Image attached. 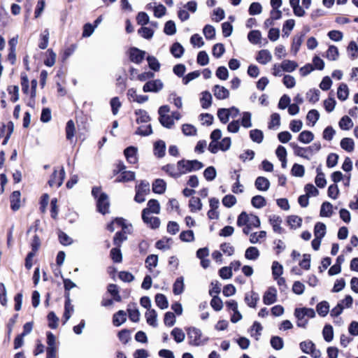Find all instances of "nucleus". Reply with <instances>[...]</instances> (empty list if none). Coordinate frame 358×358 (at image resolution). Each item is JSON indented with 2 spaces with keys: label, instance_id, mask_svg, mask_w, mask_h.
Instances as JSON below:
<instances>
[{
  "label": "nucleus",
  "instance_id": "774afa93",
  "mask_svg": "<svg viewBox=\"0 0 358 358\" xmlns=\"http://www.w3.org/2000/svg\"><path fill=\"white\" fill-rule=\"evenodd\" d=\"M348 52L352 59L358 57V45L355 41L350 42L348 46Z\"/></svg>",
  "mask_w": 358,
  "mask_h": 358
},
{
  "label": "nucleus",
  "instance_id": "a211bd4d",
  "mask_svg": "<svg viewBox=\"0 0 358 358\" xmlns=\"http://www.w3.org/2000/svg\"><path fill=\"white\" fill-rule=\"evenodd\" d=\"M272 59V55L268 50H262L259 51L256 60L261 64L265 65Z\"/></svg>",
  "mask_w": 358,
  "mask_h": 358
},
{
  "label": "nucleus",
  "instance_id": "0e129e2a",
  "mask_svg": "<svg viewBox=\"0 0 358 358\" xmlns=\"http://www.w3.org/2000/svg\"><path fill=\"white\" fill-rule=\"evenodd\" d=\"M222 202L225 207L231 208L236 203L237 200L234 195L227 194L223 197Z\"/></svg>",
  "mask_w": 358,
  "mask_h": 358
},
{
  "label": "nucleus",
  "instance_id": "4c0bfd02",
  "mask_svg": "<svg viewBox=\"0 0 358 358\" xmlns=\"http://www.w3.org/2000/svg\"><path fill=\"white\" fill-rule=\"evenodd\" d=\"M326 234V225L322 222H317L315 225L314 235L315 237L322 238Z\"/></svg>",
  "mask_w": 358,
  "mask_h": 358
},
{
  "label": "nucleus",
  "instance_id": "7ed1b4c3",
  "mask_svg": "<svg viewBox=\"0 0 358 358\" xmlns=\"http://www.w3.org/2000/svg\"><path fill=\"white\" fill-rule=\"evenodd\" d=\"M188 343L190 345L201 346L204 345L209 340L206 336H204L199 329L194 327H189L186 329Z\"/></svg>",
  "mask_w": 358,
  "mask_h": 358
},
{
  "label": "nucleus",
  "instance_id": "393cba45",
  "mask_svg": "<svg viewBox=\"0 0 358 358\" xmlns=\"http://www.w3.org/2000/svg\"><path fill=\"white\" fill-rule=\"evenodd\" d=\"M260 255L259 250L256 247L250 246L245 252V257L248 260L255 261Z\"/></svg>",
  "mask_w": 358,
  "mask_h": 358
},
{
  "label": "nucleus",
  "instance_id": "cd10ccee",
  "mask_svg": "<svg viewBox=\"0 0 358 358\" xmlns=\"http://www.w3.org/2000/svg\"><path fill=\"white\" fill-rule=\"evenodd\" d=\"M135 115L136 116V121L138 124L147 123L150 120L148 113L144 110H136L135 111Z\"/></svg>",
  "mask_w": 358,
  "mask_h": 358
},
{
  "label": "nucleus",
  "instance_id": "de8ad7c7",
  "mask_svg": "<svg viewBox=\"0 0 358 358\" xmlns=\"http://www.w3.org/2000/svg\"><path fill=\"white\" fill-rule=\"evenodd\" d=\"M250 242L252 244L257 243L262 239H264L266 236L265 231H260L259 232L250 233Z\"/></svg>",
  "mask_w": 358,
  "mask_h": 358
},
{
  "label": "nucleus",
  "instance_id": "e433bc0d",
  "mask_svg": "<svg viewBox=\"0 0 358 358\" xmlns=\"http://www.w3.org/2000/svg\"><path fill=\"white\" fill-rule=\"evenodd\" d=\"M341 147L347 152H352L355 148L353 139L350 138H343L341 141Z\"/></svg>",
  "mask_w": 358,
  "mask_h": 358
},
{
  "label": "nucleus",
  "instance_id": "9b49d317",
  "mask_svg": "<svg viewBox=\"0 0 358 358\" xmlns=\"http://www.w3.org/2000/svg\"><path fill=\"white\" fill-rule=\"evenodd\" d=\"M277 301V289L274 287H269L264 292L263 302L265 305H271Z\"/></svg>",
  "mask_w": 358,
  "mask_h": 358
},
{
  "label": "nucleus",
  "instance_id": "5fc2aeb1",
  "mask_svg": "<svg viewBox=\"0 0 358 358\" xmlns=\"http://www.w3.org/2000/svg\"><path fill=\"white\" fill-rule=\"evenodd\" d=\"M157 263L158 256L156 255H150L145 259L146 267L150 271H152L153 268H155L157 266Z\"/></svg>",
  "mask_w": 358,
  "mask_h": 358
},
{
  "label": "nucleus",
  "instance_id": "49530a36",
  "mask_svg": "<svg viewBox=\"0 0 358 358\" xmlns=\"http://www.w3.org/2000/svg\"><path fill=\"white\" fill-rule=\"evenodd\" d=\"M281 64L282 70L285 72H292L298 66V64L296 62L289 59H285L282 61Z\"/></svg>",
  "mask_w": 358,
  "mask_h": 358
},
{
  "label": "nucleus",
  "instance_id": "39448f33",
  "mask_svg": "<svg viewBox=\"0 0 358 358\" xmlns=\"http://www.w3.org/2000/svg\"><path fill=\"white\" fill-rule=\"evenodd\" d=\"M299 347L303 353L309 354L313 358H320L321 356L320 350L317 349L315 343L310 340L301 342Z\"/></svg>",
  "mask_w": 358,
  "mask_h": 358
},
{
  "label": "nucleus",
  "instance_id": "72a5a7b5",
  "mask_svg": "<svg viewBox=\"0 0 358 358\" xmlns=\"http://www.w3.org/2000/svg\"><path fill=\"white\" fill-rule=\"evenodd\" d=\"M349 95L348 87L346 84L341 83L337 91V96L341 101H345L348 99Z\"/></svg>",
  "mask_w": 358,
  "mask_h": 358
},
{
  "label": "nucleus",
  "instance_id": "6e6552de",
  "mask_svg": "<svg viewBox=\"0 0 358 358\" xmlns=\"http://www.w3.org/2000/svg\"><path fill=\"white\" fill-rule=\"evenodd\" d=\"M164 87L163 83L159 79L148 81L143 87L144 92H159Z\"/></svg>",
  "mask_w": 358,
  "mask_h": 358
},
{
  "label": "nucleus",
  "instance_id": "e2e57ef3",
  "mask_svg": "<svg viewBox=\"0 0 358 358\" xmlns=\"http://www.w3.org/2000/svg\"><path fill=\"white\" fill-rule=\"evenodd\" d=\"M182 131L184 135L193 136L196 134V129L194 126L190 124H184L182 126Z\"/></svg>",
  "mask_w": 358,
  "mask_h": 358
},
{
  "label": "nucleus",
  "instance_id": "052dcab7",
  "mask_svg": "<svg viewBox=\"0 0 358 358\" xmlns=\"http://www.w3.org/2000/svg\"><path fill=\"white\" fill-rule=\"evenodd\" d=\"M49 42V31L48 29H45L43 33L41 34L40 43L38 44V47L44 50L48 45Z\"/></svg>",
  "mask_w": 358,
  "mask_h": 358
},
{
  "label": "nucleus",
  "instance_id": "864d4df0",
  "mask_svg": "<svg viewBox=\"0 0 358 358\" xmlns=\"http://www.w3.org/2000/svg\"><path fill=\"white\" fill-rule=\"evenodd\" d=\"M159 121L162 124V125L166 128L171 129L174 125V122L173 121V117L169 115H161L159 117Z\"/></svg>",
  "mask_w": 358,
  "mask_h": 358
},
{
  "label": "nucleus",
  "instance_id": "bb28decb",
  "mask_svg": "<svg viewBox=\"0 0 358 358\" xmlns=\"http://www.w3.org/2000/svg\"><path fill=\"white\" fill-rule=\"evenodd\" d=\"M201 105L203 108H208L212 104V95L208 91H204L201 93V97L200 99Z\"/></svg>",
  "mask_w": 358,
  "mask_h": 358
},
{
  "label": "nucleus",
  "instance_id": "412c9836",
  "mask_svg": "<svg viewBox=\"0 0 358 358\" xmlns=\"http://www.w3.org/2000/svg\"><path fill=\"white\" fill-rule=\"evenodd\" d=\"M289 145L292 148L295 155L303 157L304 159H310V155L308 154L307 147L306 148L300 147L295 143H291Z\"/></svg>",
  "mask_w": 358,
  "mask_h": 358
},
{
  "label": "nucleus",
  "instance_id": "4468645a",
  "mask_svg": "<svg viewBox=\"0 0 358 358\" xmlns=\"http://www.w3.org/2000/svg\"><path fill=\"white\" fill-rule=\"evenodd\" d=\"M268 220L269 223L273 227V230L274 231V232L278 233L279 234L283 233L284 230L281 227L282 220L280 216L276 215H271L269 216Z\"/></svg>",
  "mask_w": 358,
  "mask_h": 358
},
{
  "label": "nucleus",
  "instance_id": "603ef678",
  "mask_svg": "<svg viewBox=\"0 0 358 358\" xmlns=\"http://www.w3.org/2000/svg\"><path fill=\"white\" fill-rule=\"evenodd\" d=\"M217 117L222 123L226 124L229 122L230 115L227 108H219L217 110Z\"/></svg>",
  "mask_w": 358,
  "mask_h": 358
},
{
  "label": "nucleus",
  "instance_id": "f3484780",
  "mask_svg": "<svg viewBox=\"0 0 358 358\" xmlns=\"http://www.w3.org/2000/svg\"><path fill=\"white\" fill-rule=\"evenodd\" d=\"M244 300L249 307L256 308L257 303L259 300V296L257 292L251 291L245 294Z\"/></svg>",
  "mask_w": 358,
  "mask_h": 358
},
{
  "label": "nucleus",
  "instance_id": "4d7b16f0",
  "mask_svg": "<svg viewBox=\"0 0 358 358\" xmlns=\"http://www.w3.org/2000/svg\"><path fill=\"white\" fill-rule=\"evenodd\" d=\"M262 34L258 30H253L249 32L248 38L253 44H258L261 41Z\"/></svg>",
  "mask_w": 358,
  "mask_h": 358
},
{
  "label": "nucleus",
  "instance_id": "aec40b11",
  "mask_svg": "<svg viewBox=\"0 0 358 358\" xmlns=\"http://www.w3.org/2000/svg\"><path fill=\"white\" fill-rule=\"evenodd\" d=\"M304 36L305 34H301L300 35H296L293 37L291 45V52H292L294 55H296L299 52L303 43Z\"/></svg>",
  "mask_w": 358,
  "mask_h": 358
},
{
  "label": "nucleus",
  "instance_id": "20e7f679",
  "mask_svg": "<svg viewBox=\"0 0 358 358\" xmlns=\"http://www.w3.org/2000/svg\"><path fill=\"white\" fill-rule=\"evenodd\" d=\"M177 166L178 170L181 171V175L189 172L196 171L201 169L203 164L198 160H185L182 159L178 162Z\"/></svg>",
  "mask_w": 358,
  "mask_h": 358
},
{
  "label": "nucleus",
  "instance_id": "2eb2a0df",
  "mask_svg": "<svg viewBox=\"0 0 358 358\" xmlns=\"http://www.w3.org/2000/svg\"><path fill=\"white\" fill-rule=\"evenodd\" d=\"M74 308L71 304V299L69 297V293L66 294V300L64 304V313L63 315L64 321L63 324H65L67 321L71 318L72 313H73Z\"/></svg>",
  "mask_w": 358,
  "mask_h": 358
},
{
  "label": "nucleus",
  "instance_id": "79ce46f5",
  "mask_svg": "<svg viewBox=\"0 0 358 358\" xmlns=\"http://www.w3.org/2000/svg\"><path fill=\"white\" fill-rule=\"evenodd\" d=\"M250 138L252 141L257 143H261L264 139V134L259 129H252L250 131Z\"/></svg>",
  "mask_w": 358,
  "mask_h": 358
},
{
  "label": "nucleus",
  "instance_id": "2f4dec72",
  "mask_svg": "<svg viewBox=\"0 0 358 358\" xmlns=\"http://www.w3.org/2000/svg\"><path fill=\"white\" fill-rule=\"evenodd\" d=\"M314 139V134L310 131H303L298 136V140L305 144H308Z\"/></svg>",
  "mask_w": 358,
  "mask_h": 358
},
{
  "label": "nucleus",
  "instance_id": "6e6d98bb",
  "mask_svg": "<svg viewBox=\"0 0 358 358\" xmlns=\"http://www.w3.org/2000/svg\"><path fill=\"white\" fill-rule=\"evenodd\" d=\"M320 92L317 89L310 90L306 93V98L312 103H315L319 101Z\"/></svg>",
  "mask_w": 358,
  "mask_h": 358
},
{
  "label": "nucleus",
  "instance_id": "f8f14e48",
  "mask_svg": "<svg viewBox=\"0 0 358 358\" xmlns=\"http://www.w3.org/2000/svg\"><path fill=\"white\" fill-rule=\"evenodd\" d=\"M142 219L152 229H157L160 225V220L157 217L151 216L148 214L147 210L142 211Z\"/></svg>",
  "mask_w": 358,
  "mask_h": 358
},
{
  "label": "nucleus",
  "instance_id": "c756f323",
  "mask_svg": "<svg viewBox=\"0 0 358 358\" xmlns=\"http://www.w3.org/2000/svg\"><path fill=\"white\" fill-rule=\"evenodd\" d=\"M166 145L163 141H158L154 145L155 155L158 157H162L165 155Z\"/></svg>",
  "mask_w": 358,
  "mask_h": 358
},
{
  "label": "nucleus",
  "instance_id": "37998d69",
  "mask_svg": "<svg viewBox=\"0 0 358 358\" xmlns=\"http://www.w3.org/2000/svg\"><path fill=\"white\" fill-rule=\"evenodd\" d=\"M338 125L343 130H349L353 127V122L350 117L345 115L340 120Z\"/></svg>",
  "mask_w": 358,
  "mask_h": 358
},
{
  "label": "nucleus",
  "instance_id": "8fccbe9b",
  "mask_svg": "<svg viewBox=\"0 0 358 358\" xmlns=\"http://www.w3.org/2000/svg\"><path fill=\"white\" fill-rule=\"evenodd\" d=\"M47 57L44 60L45 66L51 67L55 64L57 55L52 49H48L46 52Z\"/></svg>",
  "mask_w": 358,
  "mask_h": 358
},
{
  "label": "nucleus",
  "instance_id": "ddd939ff",
  "mask_svg": "<svg viewBox=\"0 0 358 358\" xmlns=\"http://www.w3.org/2000/svg\"><path fill=\"white\" fill-rule=\"evenodd\" d=\"M127 161L129 164H135L138 162V148L134 146H129L124 151Z\"/></svg>",
  "mask_w": 358,
  "mask_h": 358
},
{
  "label": "nucleus",
  "instance_id": "b1692460",
  "mask_svg": "<svg viewBox=\"0 0 358 358\" xmlns=\"http://www.w3.org/2000/svg\"><path fill=\"white\" fill-rule=\"evenodd\" d=\"M143 210H147L148 214H159L160 212V205L157 200L150 199L148 202V207Z\"/></svg>",
  "mask_w": 358,
  "mask_h": 358
},
{
  "label": "nucleus",
  "instance_id": "6ab92c4d",
  "mask_svg": "<svg viewBox=\"0 0 358 358\" xmlns=\"http://www.w3.org/2000/svg\"><path fill=\"white\" fill-rule=\"evenodd\" d=\"M255 186L258 190L265 192L269 189L270 182L266 178L259 176L255 180Z\"/></svg>",
  "mask_w": 358,
  "mask_h": 358
},
{
  "label": "nucleus",
  "instance_id": "13d9d810",
  "mask_svg": "<svg viewBox=\"0 0 358 358\" xmlns=\"http://www.w3.org/2000/svg\"><path fill=\"white\" fill-rule=\"evenodd\" d=\"M48 327L50 329H55L57 328L59 324V317L54 312H50L48 315Z\"/></svg>",
  "mask_w": 358,
  "mask_h": 358
},
{
  "label": "nucleus",
  "instance_id": "c85d7f7f",
  "mask_svg": "<svg viewBox=\"0 0 358 358\" xmlns=\"http://www.w3.org/2000/svg\"><path fill=\"white\" fill-rule=\"evenodd\" d=\"M126 320V313L124 310H119L115 314H114L113 317V323L115 327H119L123 324Z\"/></svg>",
  "mask_w": 358,
  "mask_h": 358
},
{
  "label": "nucleus",
  "instance_id": "69168bd1",
  "mask_svg": "<svg viewBox=\"0 0 358 358\" xmlns=\"http://www.w3.org/2000/svg\"><path fill=\"white\" fill-rule=\"evenodd\" d=\"M203 33L207 40L213 39L215 36V29L210 24H207L203 27Z\"/></svg>",
  "mask_w": 358,
  "mask_h": 358
},
{
  "label": "nucleus",
  "instance_id": "1a4fd4ad",
  "mask_svg": "<svg viewBox=\"0 0 358 358\" xmlns=\"http://www.w3.org/2000/svg\"><path fill=\"white\" fill-rule=\"evenodd\" d=\"M96 206L99 213L103 215L108 213L110 203L106 194L103 193L100 194L96 201Z\"/></svg>",
  "mask_w": 358,
  "mask_h": 358
},
{
  "label": "nucleus",
  "instance_id": "338daca9",
  "mask_svg": "<svg viewBox=\"0 0 358 358\" xmlns=\"http://www.w3.org/2000/svg\"><path fill=\"white\" fill-rule=\"evenodd\" d=\"M339 55L338 48L334 45H330L327 52V57L329 60L335 61Z\"/></svg>",
  "mask_w": 358,
  "mask_h": 358
},
{
  "label": "nucleus",
  "instance_id": "a878e982",
  "mask_svg": "<svg viewBox=\"0 0 358 358\" xmlns=\"http://www.w3.org/2000/svg\"><path fill=\"white\" fill-rule=\"evenodd\" d=\"M185 288V284H184V278L183 277H179L178 278L176 281L173 283V292L175 295H179L181 294Z\"/></svg>",
  "mask_w": 358,
  "mask_h": 358
},
{
  "label": "nucleus",
  "instance_id": "f704fd0d",
  "mask_svg": "<svg viewBox=\"0 0 358 358\" xmlns=\"http://www.w3.org/2000/svg\"><path fill=\"white\" fill-rule=\"evenodd\" d=\"M170 51L174 57L180 58L182 56L185 50L180 43H174L171 47Z\"/></svg>",
  "mask_w": 358,
  "mask_h": 358
},
{
  "label": "nucleus",
  "instance_id": "58836bf2",
  "mask_svg": "<svg viewBox=\"0 0 358 358\" xmlns=\"http://www.w3.org/2000/svg\"><path fill=\"white\" fill-rule=\"evenodd\" d=\"M162 169L166 171L169 175L173 178H179L181 175V171L176 168L173 164H167L163 166Z\"/></svg>",
  "mask_w": 358,
  "mask_h": 358
},
{
  "label": "nucleus",
  "instance_id": "473e14b6",
  "mask_svg": "<svg viewBox=\"0 0 358 358\" xmlns=\"http://www.w3.org/2000/svg\"><path fill=\"white\" fill-rule=\"evenodd\" d=\"M333 214V206L329 202H324L320 209V216L329 217Z\"/></svg>",
  "mask_w": 358,
  "mask_h": 358
},
{
  "label": "nucleus",
  "instance_id": "c9c22d12",
  "mask_svg": "<svg viewBox=\"0 0 358 358\" xmlns=\"http://www.w3.org/2000/svg\"><path fill=\"white\" fill-rule=\"evenodd\" d=\"M166 189V182L162 179H157L152 184V190L155 193L162 194Z\"/></svg>",
  "mask_w": 358,
  "mask_h": 358
},
{
  "label": "nucleus",
  "instance_id": "3c124183",
  "mask_svg": "<svg viewBox=\"0 0 358 358\" xmlns=\"http://www.w3.org/2000/svg\"><path fill=\"white\" fill-rule=\"evenodd\" d=\"M316 310L320 316H326L329 311V303L327 301H322L319 303L316 306Z\"/></svg>",
  "mask_w": 358,
  "mask_h": 358
},
{
  "label": "nucleus",
  "instance_id": "f03ea898",
  "mask_svg": "<svg viewBox=\"0 0 358 358\" xmlns=\"http://www.w3.org/2000/svg\"><path fill=\"white\" fill-rule=\"evenodd\" d=\"M294 315L296 318V325L299 327L306 329L308 320L315 317V312L310 308H296Z\"/></svg>",
  "mask_w": 358,
  "mask_h": 358
},
{
  "label": "nucleus",
  "instance_id": "ea45409f",
  "mask_svg": "<svg viewBox=\"0 0 358 358\" xmlns=\"http://www.w3.org/2000/svg\"><path fill=\"white\" fill-rule=\"evenodd\" d=\"M172 240L168 238H164L157 241L155 246L157 249L162 250H169L171 247Z\"/></svg>",
  "mask_w": 358,
  "mask_h": 358
},
{
  "label": "nucleus",
  "instance_id": "5701e85b",
  "mask_svg": "<svg viewBox=\"0 0 358 358\" xmlns=\"http://www.w3.org/2000/svg\"><path fill=\"white\" fill-rule=\"evenodd\" d=\"M145 318L148 324L153 327H157V314L154 309H148L145 313Z\"/></svg>",
  "mask_w": 358,
  "mask_h": 358
},
{
  "label": "nucleus",
  "instance_id": "c03bdc74",
  "mask_svg": "<svg viewBox=\"0 0 358 358\" xmlns=\"http://www.w3.org/2000/svg\"><path fill=\"white\" fill-rule=\"evenodd\" d=\"M171 335L173 337V339L178 343H182L185 338V334L183 331L178 327L174 328L171 331Z\"/></svg>",
  "mask_w": 358,
  "mask_h": 358
},
{
  "label": "nucleus",
  "instance_id": "4be33fe9",
  "mask_svg": "<svg viewBox=\"0 0 358 358\" xmlns=\"http://www.w3.org/2000/svg\"><path fill=\"white\" fill-rule=\"evenodd\" d=\"M20 191H14L10 196V208L14 211L17 210L20 207Z\"/></svg>",
  "mask_w": 358,
  "mask_h": 358
},
{
  "label": "nucleus",
  "instance_id": "680f3d73",
  "mask_svg": "<svg viewBox=\"0 0 358 358\" xmlns=\"http://www.w3.org/2000/svg\"><path fill=\"white\" fill-rule=\"evenodd\" d=\"M126 232H128V230H122L115 234L113 239L114 245L118 248L120 247L122 243L127 239Z\"/></svg>",
  "mask_w": 358,
  "mask_h": 358
},
{
  "label": "nucleus",
  "instance_id": "a18cd8bd",
  "mask_svg": "<svg viewBox=\"0 0 358 358\" xmlns=\"http://www.w3.org/2000/svg\"><path fill=\"white\" fill-rule=\"evenodd\" d=\"M135 178V173L133 171H122L118 178L116 179L117 182H128L134 180Z\"/></svg>",
  "mask_w": 358,
  "mask_h": 358
},
{
  "label": "nucleus",
  "instance_id": "7c9ffc66",
  "mask_svg": "<svg viewBox=\"0 0 358 358\" xmlns=\"http://www.w3.org/2000/svg\"><path fill=\"white\" fill-rule=\"evenodd\" d=\"M189 207L190 211L192 213L201 210L202 208V203L200 199L194 196L192 197L189 202Z\"/></svg>",
  "mask_w": 358,
  "mask_h": 358
},
{
  "label": "nucleus",
  "instance_id": "423d86ee",
  "mask_svg": "<svg viewBox=\"0 0 358 358\" xmlns=\"http://www.w3.org/2000/svg\"><path fill=\"white\" fill-rule=\"evenodd\" d=\"M150 193V184L147 181H141L139 185L136 186L135 201L143 203L145 200V195Z\"/></svg>",
  "mask_w": 358,
  "mask_h": 358
},
{
  "label": "nucleus",
  "instance_id": "f257e3e1",
  "mask_svg": "<svg viewBox=\"0 0 358 358\" xmlns=\"http://www.w3.org/2000/svg\"><path fill=\"white\" fill-rule=\"evenodd\" d=\"M236 223L238 227H244L243 232L245 235H249L253 228H259L261 224L260 220L257 215L248 214L245 211L238 216Z\"/></svg>",
  "mask_w": 358,
  "mask_h": 358
},
{
  "label": "nucleus",
  "instance_id": "0eeeda50",
  "mask_svg": "<svg viewBox=\"0 0 358 358\" xmlns=\"http://www.w3.org/2000/svg\"><path fill=\"white\" fill-rule=\"evenodd\" d=\"M65 175V171L63 167L60 169L59 172L57 170H54V172L48 181L49 185L50 187H60L63 183Z\"/></svg>",
  "mask_w": 358,
  "mask_h": 358
},
{
  "label": "nucleus",
  "instance_id": "a19ab883",
  "mask_svg": "<svg viewBox=\"0 0 358 358\" xmlns=\"http://www.w3.org/2000/svg\"><path fill=\"white\" fill-rule=\"evenodd\" d=\"M251 203L256 208H262L266 205V201L264 196L257 195L252 198Z\"/></svg>",
  "mask_w": 358,
  "mask_h": 358
},
{
  "label": "nucleus",
  "instance_id": "09e8293b",
  "mask_svg": "<svg viewBox=\"0 0 358 358\" xmlns=\"http://www.w3.org/2000/svg\"><path fill=\"white\" fill-rule=\"evenodd\" d=\"M155 303L157 306L161 309H166L168 308L169 303L165 295L162 294H157L155 296Z\"/></svg>",
  "mask_w": 358,
  "mask_h": 358
},
{
  "label": "nucleus",
  "instance_id": "dca6fc26",
  "mask_svg": "<svg viewBox=\"0 0 358 358\" xmlns=\"http://www.w3.org/2000/svg\"><path fill=\"white\" fill-rule=\"evenodd\" d=\"M213 92L217 99L223 100L226 99L229 96V91L224 87L219 85H215L213 88Z\"/></svg>",
  "mask_w": 358,
  "mask_h": 358
},
{
  "label": "nucleus",
  "instance_id": "bf43d9fd",
  "mask_svg": "<svg viewBox=\"0 0 358 358\" xmlns=\"http://www.w3.org/2000/svg\"><path fill=\"white\" fill-rule=\"evenodd\" d=\"M75 134V124L73 120H70L67 122L66 126V136L69 141H71Z\"/></svg>",
  "mask_w": 358,
  "mask_h": 358
},
{
  "label": "nucleus",
  "instance_id": "9d476101",
  "mask_svg": "<svg viewBox=\"0 0 358 358\" xmlns=\"http://www.w3.org/2000/svg\"><path fill=\"white\" fill-rule=\"evenodd\" d=\"M129 56L131 62L138 64L144 59L145 52L137 48H131L129 50Z\"/></svg>",
  "mask_w": 358,
  "mask_h": 358
}]
</instances>
